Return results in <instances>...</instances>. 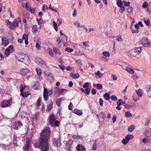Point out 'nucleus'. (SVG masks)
Masks as SVG:
<instances>
[{
  "label": "nucleus",
  "instance_id": "obj_29",
  "mask_svg": "<svg viewBox=\"0 0 151 151\" xmlns=\"http://www.w3.org/2000/svg\"><path fill=\"white\" fill-rule=\"evenodd\" d=\"M123 3V1H122V0H117L116 1V4L118 6H122Z\"/></svg>",
  "mask_w": 151,
  "mask_h": 151
},
{
  "label": "nucleus",
  "instance_id": "obj_63",
  "mask_svg": "<svg viewBox=\"0 0 151 151\" xmlns=\"http://www.w3.org/2000/svg\"><path fill=\"white\" fill-rule=\"evenodd\" d=\"M73 143V141L71 140H69L67 142V144L69 146H70Z\"/></svg>",
  "mask_w": 151,
  "mask_h": 151
},
{
  "label": "nucleus",
  "instance_id": "obj_17",
  "mask_svg": "<svg viewBox=\"0 0 151 151\" xmlns=\"http://www.w3.org/2000/svg\"><path fill=\"white\" fill-rule=\"evenodd\" d=\"M28 34H24L22 37V39L25 40V43L26 45H27L28 44Z\"/></svg>",
  "mask_w": 151,
  "mask_h": 151
},
{
  "label": "nucleus",
  "instance_id": "obj_9",
  "mask_svg": "<svg viewBox=\"0 0 151 151\" xmlns=\"http://www.w3.org/2000/svg\"><path fill=\"white\" fill-rule=\"evenodd\" d=\"M35 62L39 63V65L41 66L42 68H45L46 67V65L45 62L42 60L40 58H36L35 59Z\"/></svg>",
  "mask_w": 151,
  "mask_h": 151
},
{
  "label": "nucleus",
  "instance_id": "obj_1",
  "mask_svg": "<svg viewBox=\"0 0 151 151\" xmlns=\"http://www.w3.org/2000/svg\"><path fill=\"white\" fill-rule=\"evenodd\" d=\"M51 131L48 127H45L41 133L39 139V144L36 143L34 145L37 148H40L41 151H48L49 144L48 140L50 138Z\"/></svg>",
  "mask_w": 151,
  "mask_h": 151
},
{
  "label": "nucleus",
  "instance_id": "obj_10",
  "mask_svg": "<svg viewBox=\"0 0 151 151\" xmlns=\"http://www.w3.org/2000/svg\"><path fill=\"white\" fill-rule=\"evenodd\" d=\"M45 78L47 80L50 82H52L54 81V79L52 74L51 73H49L48 74H45Z\"/></svg>",
  "mask_w": 151,
  "mask_h": 151
},
{
  "label": "nucleus",
  "instance_id": "obj_36",
  "mask_svg": "<svg viewBox=\"0 0 151 151\" xmlns=\"http://www.w3.org/2000/svg\"><path fill=\"white\" fill-rule=\"evenodd\" d=\"M65 51L68 52H71L73 51V49L71 48L70 47H67L65 49Z\"/></svg>",
  "mask_w": 151,
  "mask_h": 151
},
{
  "label": "nucleus",
  "instance_id": "obj_38",
  "mask_svg": "<svg viewBox=\"0 0 151 151\" xmlns=\"http://www.w3.org/2000/svg\"><path fill=\"white\" fill-rule=\"evenodd\" d=\"M95 74L98 76L99 77H101L103 76V74H102L99 71H97L96 73H95Z\"/></svg>",
  "mask_w": 151,
  "mask_h": 151
},
{
  "label": "nucleus",
  "instance_id": "obj_34",
  "mask_svg": "<svg viewBox=\"0 0 151 151\" xmlns=\"http://www.w3.org/2000/svg\"><path fill=\"white\" fill-rule=\"evenodd\" d=\"M104 97L106 100H109L110 99V95L109 93H106L103 95Z\"/></svg>",
  "mask_w": 151,
  "mask_h": 151
},
{
  "label": "nucleus",
  "instance_id": "obj_60",
  "mask_svg": "<svg viewBox=\"0 0 151 151\" xmlns=\"http://www.w3.org/2000/svg\"><path fill=\"white\" fill-rule=\"evenodd\" d=\"M73 105L71 102H70L68 105V109L69 110H72L73 107Z\"/></svg>",
  "mask_w": 151,
  "mask_h": 151
},
{
  "label": "nucleus",
  "instance_id": "obj_6",
  "mask_svg": "<svg viewBox=\"0 0 151 151\" xmlns=\"http://www.w3.org/2000/svg\"><path fill=\"white\" fill-rule=\"evenodd\" d=\"M49 124L52 126L55 127L58 126L59 122L58 121H55L56 117L53 114H52L49 117Z\"/></svg>",
  "mask_w": 151,
  "mask_h": 151
},
{
  "label": "nucleus",
  "instance_id": "obj_35",
  "mask_svg": "<svg viewBox=\"0 0 151 151\" xmlns=\"http://www.w3.org/2000/svg\"><path fill=\"white\" fill-rule=\"evenodd\" d=\"M99 116L100 117L103 119H104L106 118V114L104 113L103 112H101L99 114Z\"/></svg>",
  "mask_w": 151,
  "mask_h": 151
},
{
  "label": "nucleus",
  "instance_id": "obj_48",
  "mask_svg": "<svg viewBox=\"0 0 151 151\" xmlns=\"http://www.w3.org/2000/svg\"><path fill=\"white\" fill-rule=\"evenodd\" d=\"M35 47L38 50H40L41 48L40 45L38 43H37L36 44Z\"/></svg>",
  "mask_w": 151,
  "mask_h": 151
},
{
  "label": "nucleus",
  "instance_id": "obj_54",
  "mask_svg": "<svg viewBox=\"0 0 151 151\" xmlns=\"http://www.w3.org/2000/svg\"><path fill=\"white\" fill-rule=\"evenodd\" d=\"M97 88L99 90H101L102 88V86L101 84L98 83L96 84Z\"/></svg>",
  "mask_w": 151,
  "mask_h": 151
},
{
  "label": "nucleus",
  "instance_id": "obj_59",
  "mask_svg": "<svg viewBox=\"0 0 151 151\" xmlns=\"http://www.w3.org/2000/svg\"><path fill=\"white\" fill-rule=\"evenodd\" d=\"M124 106H125V108H130L132 107V106H131L130 105H129V104H126L125 102H124Z\"/></svg>",
  "mask_w": 151,
  "mask_h": 151
},
{
  "label": "nucleus",
  "instance_id": "obj_62",
  "mask_svg": "<svg viewBox=\"0 0 151 151\" xmlns=\"http://www.w3.org/2000/svg\"><path fill=\"white\" fill-rule=\"evenodd\" d=\"M29 94L28 93H27L26 92L23 93L22 94H21V95L22 96L24 97H27L29 96Z\"/></svg>",
  "mask_w": 151,
  "mask_h": 151
},
{
  "label": "nucleus",
  "instance_id": "obj_41",
  "mask_svg": "<svg viewBox=\"0 0 151 151\" xmlns=\"http://www.w3.org/2000/svg\"><path fill=\"white\" fill-rule=\"evenodd\" d=\"M124 103L122 99H119L117 102V105L121 106V105L124 104Z\"/></svg>",
  "mask_w": 151,
  "mask_h": 151
},
{
  "label": "nucleus",
  "instance_id": "obj_37",
  "mask_svg": "<svg viewBox=\"0 0 151 151\" xmlns=\"http://www.w3.org/2000/svg\"><path fill=\"white\" fill-rule=\"evenodd\" d=\"M37 27L36 25H34L32 27V32L33 33H35L36 32H37Z\"/></svg>",
  "mask_w": 151,
  "mask_h": 151
},
{
  "label": "nucleus",
  "instance_id": "obj_57",
  "mask_svg": "<svg viewBox=\"0 0 151 151\" xmlns=\"http://www.w3.org/2000/svg\"><path fill=\"white\" fill-rule=\"evenodd\" d=\"M72 137L74 139H78L81 138L78 135H74L72 136Z\"/></svg>",
  "mask_w": 151,
  "mask_h": 151
},
{
  "label": "nucleus",
  "instance_id": "obj_52",
  "mask_svg": "<svg viewBox=\"0 0 151 151\" xmlns=\"http://www.w3.org/2000/svg\"><path fill=\"white\" fill-rule=\"evenodd\" d=\"M37 20L38 24L40 25L42 23L43 20L42 18H40L39 19H37Z\"/></svg>",
  "mask_w": 151,
  "mask_h": 151
},
{
  "label": "nucleus",
  "instance_id": "obj_42",
  "mask_svg": "<svg viewBox=\"0 0 151 151\" xmlns=\"http://www.w3.org/2000/svg\"><path fill=\"white\" fill-rule=\"evenodd\" d=\"M125 116L128 118L132 117V115L129 111H127L125 113Z\"/></svg>",
  "mask_w": 151,
  "mask_h": 151
},
{
  "label": "nucleus",
  "instance_id": "obj_44",
  "mask_svg": "<svg viewBox=\"0 0 151 151\" xmlns=\"http://www.w3.org/2000/svg\"><path fill=\"white\" fill-rule=\"evenodd\" d=\"M53 27L54 29L56 31H57L58 28L57 24L54 21L53 22Z\"/></svg>",
  "mask_w": 151,
  "mask_h": 151
},
{
  "label": "nucleus",
  "instance_id": "obj_26",
  "mask_svg": "<svg viewBox=\"0 0 151 151\" xmlns=\"http://www.w3.org/2000/svg\"><path fill=\"white\" fill-rule=\"evenodd\" d=\"M36 71L37 73V75L39 76H41L42 74V72L40 68H37L36 69Z\"/></svg>",
  "mask_w": 151,
  "mask_h": 151
},
{
  "label": "nucleus",
  "instance_id": "obj_31",
  "mask_svg": "<svg viewBox=\"0 0 151 151\" xmlns=\"http://www.w3.org/2000/svg\"><path fill=\"white\" fill-rule=\"evenodd\" d=\"M120 8L119 9V11L121 13H122L125 10V8L124 6H118Z\"/></svg>",
  "mask_w": 151,
  "mask_h": 151
},
{
  "label": "nucleus",
  "instance_id": "obj_2",
  "mask_svg": "<svg viewBox=\"0 0 151 151\" xmlns=\"http://www.w3.org/2000/svg\"><path fill=\"white\" fill-rule=\"evenodd\" d=\"M16 58L19 61L22 62L27 65L30 63L28 56L24 53H21L18 54L16 56Z\"/></svg>",
  "mask_w": 151,
  "mask_h": 151
},
{
  "label": "nucleus",
  "instance_id": "obj_22",
  "mask_svg": "<svg viewBox=\"0 0 151 151\" xmlns=\"http://www.w3.org/2000/svg\"><path fill=\"white\" fill-rule=\"evenodd\" d=\"M125 70L131 74H133L134 73V71L131 68L126 67L125 68Z\"/></svg>",
  "mask_w": 151,
  "mask_h": 151
},
{
  "label": "nucleus",
  "instance_id": "obj_50",
  "mask_svg": "<svg viewBox=\"0 0 151 151\" xmlns=\"http://www.w3.org/2000/svg\"><path fill=\"white\" fill-rule=\"evenodd\" d=\"M90 91V90L89 88H86L85 89L84 93L87 95H88Z\"/></svg>",
  "mask_w": 151,
  "mask_h": 151
},
{
  "label": "nucleus",
  "instance_id": "obj_46",
  "mask_svg": "<svg viewBox=\"0 0 151 151\" xmlns=\"http://www.w3.org/2000/svg\"><path fill=\"white\" fill-rule=\"evenodd\" d=\"M0 147L4 150H6L7 148V147L4 144H0Z\"/></svg>",
  "mask_w": 151,
  "mask_h": 151
},
{
  "label": "nucleus",
  "instance_id": "obj_11",
  "mask_svg": "<svg viewBox=\"0 0 151 151\" xmlns=\"http://www.w3.org/2000/svg\"><path fill=\"white\" fill-rule=\"evenodd\" d=\"M43 96L45 100L47 101L48 99V91L46 88H44Z\"/></svg>",
  "mask_w": 151,
  "mask_h": 151
},
{
  "label": "nucleus",
  "instance_id": "obj_25",
  "mask_svg": "<svg viewBox=\"0 0 151 151\" xmlns=\"http://www.w3.org/2000/svg\"><path fill=\"white\" fill-rule=\"evenodd\" d=\"M136 92L139 97H141L142 96V92L141 89H139L138 90H136Z\"/></svg>",
  "mask_w": 151,
  "mask_h": 151
},
{
  "label": "nucleus",
  "instance_id": "obj_24",
  "mask_svg": "<svg viewBox=\"0 0 151 151\" xmlns=\"http://www.w3.org/2000/svg\"><path fill=\"white\" fill-rule=\"evenodd\" d=\"M84 54L83 52L81 50H76L75 51V55H82Z\"/></svg>",
  "mask_w": 151,
  "mask_h": 151
},
{
  "label": "nucleus",
  "instance_id": "obj_27",
  "mask_svg": "<svg viewBox=\"0 0 151 151\" xmlns=\"http://www.w3.org/2000/svg\"><path fill=\"white\" fill-rule=\"evenodd\" d=\"M134 137L133 134H128L125 137V138L129 142V140Z\"/></svg>",
  "mask_w": 151,
  "mask_h": 151
},
{
  "label": "nucleus",
  "instance_id": "obj_16",
  "mask_svg": "<svg viewBox=\"0 0 151 151\" xmlns=\"http://www.w3.org/2000/svg\"><path fill=\"white\" fill-rule=\"evenodd\" d=\"M77 151H86L85 148L82 145H78L76 147Z\"/></svg>",
  "mask_w": 151,
  "mask_h": 151
},
{
  "label": "nucleus",
  "instance_id": "obj_47",
  "mask_svg": "<svg viewBox=\"0 0 151 151\" xmlns=\"http://www.w3.org/2000/svg\"><path fill=\"white\" fill-rule=\"evenodd\" d=\"M74 24L77 27H82L80 25V23L77 21H75L74 22Z\"/></svg>",
  "mask_w": 151,
  "mask_h": 151
},
{
  "label": "nucleus",
  "instance_id": "obj_53",
  "mask_svg": "<svg viewBox=\"0 0 151 151\" xmlns=\"http://www.w3.org/2000/svg\"><path fill=\"white\" fill-rule=\"evenodd\" d=\"M111 99L113 101H116L117 99V98L115 96H111Z\"/></svg>",
  "mask_w": 151,
  "mask_h": 151
},
{
  "label": "nucleus",
  "instance_id": "obj_3",
  "mask_svg": "<svg viewBox=\"0 0 151 151\" xmlns=\"http://www.w3.org/2000/svg\"><path fill=\"white\" fill-rule=\"evenodd\" d=\"M54 139L53 140V144L55 147L60 146L61 143L60 134L59 132H56L53 134Z\"/></svg>",
  "mask_w": 151,
  "mask_h": 151
},
{
  "label": "nucleus",
  "instance_id": "obj_56",
  "mask_svg": "<svg viewBox=\"0 0 151 151\" xmlns=\"http://www.w3.org/2000/svg\"><path fill=\"white\" fill-rule=\"evenodd\" d=\"M77 15V11L76 8L74 9V10L73 12L72 15L74 17H75Z\"/></svg>",
  "mask_w": 151,
  "mask_h": 151
},
{
  "label": "nucleus",
  "instance_id": "obj_28",
  "mask_svg": "<svg viewBox=\"0 0 151 151\" xmlns=\"http://www.w3.org/2000/svg\"><path fill=\"white\" fill-rule=\"evenodd\" d=\"M70 76L73 78H77L79 77V75L78 73L74 74L71 73L70 74Z\"/></svg>",
  "mask_w": 151,
  "mask_h": 151
},
{
  "label": "nucleus",
  "instance_id": "obj_43",
  "mask_svg": "<svg viewBox=\"0 0 151 151\" xmlns=\"http://www.w3.org/2000/svg\"><path fill=\"white\" fill-rule=\"evenodd\" d=\"M102 54L104 56L106 57H109L110 55L109 52H103Z\"/></svg>",
  "mask_w": 151,
  "mask_h": 151
},
{
  "label": "nucleus",
  "instance_id": "obj_39",
  "mask_svg": "<svg viewBox=\"0 0 151 151\" xmlns=\"http://www.w3.org/2000/svg\"><path fill=\"white\" fill-rule=\"evenodd\" d=\"M97 147V145L96 142L95 141L93 145V146L92 147V149L93 150H95Z\"/></svg>",
  "mask_w": 151,
  "mask_h": 151
},
{
  "label": "nucleus",
  "instance_id": "obj_15",
  "mask_svg": "<svg viewBox=\"0 0 151 151\" xmlns=\"http://www.w3.org/2000/svg\"><path fill=\"white\" fill-rule=\"evenodd\" d=\"M29 70L28 69L22 68L20 70L21 74L23 76H24L29 73Z\"/></svg>",
  "mask_w": 151,
  "mask_h": 151
},
{
  "label": "nucleus",
  "instance_id": "obj_32",
  "mask_svg": "<svg viewBox=\"0 0 151 151\" xmlns=\"http://www.w3.org/2000/svg\"><path fill=\"white\" fill-rule=\"evenodd\" d=\"M66 91L67 90L65 89H60L59 91V93L60 94L63 95H64L65 93L66 92Z\"/></svg>",
  "mask_w": 151,
  "mask_h": 151
},
{
  "label": "nucleus",
  "instance_id": "obj_61",
  "mask_svg": "<svg viewBox=\"0 0 151 151\" xmlns=\"http://www.w3.org/2000/svg\"><path fill=\"white\" fill-rule=\"evenodd\" d=\"M149 141V139L147 138H145L142 139V142L145 143H146Z\"/></svg>",
  "mask_w": 151,
  "mask_h": 151
},
{
  "label": "nucleus",
  "instance_id": "obj_23",
  "mask_svg": "<svg viewBox=\"0 0 151 151\" xmlns=\"http://www.w3.org/2000/svg\"><path fill=\"white\" fill-rule=\"evenodd\" d=\"M15 129L17 130L18 127H20L22 126V124L20 121H18L15 123Z\"/></svg>",
  "mask_w": 151,
  "mask_h": 151
},
{
  "label": "nucleus",
  "instance_id": "obj_20",
  "mask_svg": "<svg viewBox=\"0 0 151 151\" xmlns=\"http://www.w3.org/2000/svg\"><path fill=\"white\" fill-rule=\"evenodd\" d=\"M145 135L147 137H149L151 135V129L148 128L147 129L145 132Z\"/></svg>",
  "mask_w": 151,
  "mask_h": 151
},
{
  "label": "nucleus",
  "instance_id": "obj_19",
  "mask_svg": "<svg viewBox=\"0 0 151 151\" xmlns=\"http://www.w3.org/2000/svg\"><path fill=\"white\" fill-rule=\"evenodd\" d=\"M146 91L147 94L149 96H151V94L150 91L151 92V86L149 85L147 86L146 88Z\"/></svg>",
  "mask_w": 151,
  "mask_h": 151
},
{
  "label": "nucleus",
  "instance_id": "obj_33",
  "mask_svg": "<svg viewBox=\"0 0 151 151\" xmlns=\"http://www.w3.org/2000/svg\"><path fill=\"white\" fill-rule=\"evenodd\" d=\"M135 128L134 126L133 125H132L129 127L128 128V130L130 132L132 131Z\"/></svg>",
  "mask_w": 151,
  "mask_h": 151
},
{
  "label": "nucleus",
  "instance_id": "obj_64",
  "mask_svg": "<svg viewBox=\"0 0 151 151\" xmlns=\"http://www.w3.org/2000/svg\"><path fill=\"white\" fill-rule=\"evenodd\" d=\"M144 22L147 26H148L150 24V22L148 20H145Z\"/></svg>",
  "mask_w": 151,
  "mask_h": 151
},
{
  "label": "nucleus",
  "instance_id": "obj_49",
  "mask_svg": "<svg viewBox=\"0 0 151 151\" xmlns=\"http://www.w3.org/2000/svg\"><path fill=\"white\" fill-rule=\"evenodd\" d=\"M129 141L126 139H123L122 141V143L124 145H125L127 144Z\"/></svg>",
  "mask_w": 151,
  "mask_h": 151
},
{
  "label": "nucleus",
  "instance_id": "obj_18",
  "mask_svg": "<svg viewBox=\"0 0 151 151\" xmlns=\"http://www.w3.org/2000/svg\"><path fill=\"white\" fill-rule=\"evenodd\" d=\"M29 141L28 139H27L26 140L25 145L23 147L25 150H28L29 149Z\"/></svg>",
  "mask_w": 151,
  "mask_h": 151
},
{
  "label": "nucleus",
  "instance_id": "obj_14",
  "mask_svg": "<svg viewBox=\"0 0 151 151\" xmlns=\"http://www.w3.org/2000/svg\"><path fill=\"white\" fill-rule=\"evenodd\" d=\"M53 102L52 101H49L47 104V108L46 109L47 111H50L52 108Z\"/></svg>",
  "mask_w": 151,
  "mask_h": 151
},
{
  "label": "nucleus",
  "instance_id": "obj_45",
  "mask_svg": "<svg viewBox=\"0 0 151 151\" xmlns=\"http://www.w3.org/2000/svg\"><path fill=\"white\" fill-rule=\"evenodd\" d=\"M123 2L125 6H129L130 2L129 1L127 2L126 1L124 0L123 1Z\"/></svg>",
  "mask_w": 151,
  "mask_h": 151
},
{
  "label": "nucleus",
  "instance_id": "obj_7",
  "mask_svg": "<svg viewBox=\"0 0 151 151\" xmlns=\"http://www.w3.org/2000/svg\"><path fill=\"white\" fill-rule=\"evenodd\" d=\"M140 42L142 45L145 47H148L151 45V42L147 37L142 38L140 40Z\"/></svg>",
  "mask_w": 151,
  "mask_h": 151
},
{
  "label": "nucleus",
  "instance_id": "obj_40",
  "mask_svg": "<svg viewBox=\"0 0 151 151\" xmlns=\"http://www.w3.org/2000/svg\"><path fill=\"white\" fill-rule=\"evenodd\" d=\"M62 99V98H60L56 101V104L58 106H59L60 104V102Z\"/></svg>",
  "mask_w": 151,
  "mask_h": 151
},
{
  "label": "nucleus",
  "instance_id": "obj_8",
  "mask_svg": "<svg viewBox=\"0 0 151 151\" xmlns=\"http://www.w3.org/2000/svg\"><path fill=\"white\" fill-rule=\"evenodd\" d=\"M12 104V100L9 99L6 101H2L1 102L0 105L1 107L5 108L11 105Z\"/></svg>",
  "mask_w": 151,
  "mask_h": 151
},
{
  "label": "nucleus",
  "instance_id": "obj_51",
  "mask_svg": "<svg viewBox=\"0 0 151 151\" xmlns=\"http://www.w3.org/2000/svg\"><path fill=\"white\" fill-rule=\"evenodd\" d=\"M127 10L128 12L130 14L132 13L133 9L132 7H129L128 8Z\"/></svg>",
  "mask_w": 151,
  "mask_h": 151
},
{
  "label": "nucleus",
  "instance_id": "obj_30",
  "mask_svg": "<svg viewBox=\"0 0 151 151\" xmlns=\"http://www.w3.org/2000/svg\"><path fill=\"white\" fill-rule=\"evenodd\" d=\"M62 40L63 41V42H65L67 41V36L65 35H63V36L61 37Z\"/></svg>",
  "mask_w": 151,
  "mask_h": 151
},
{
  "label": "nucleus",
  "instance_id": "obj_4",
  "mask_svg": "<svg viewBox=\"0 0 151 151\" xmlns=\"http://www.w3.org/2000/svg\"><path fill=\"white\" fill-rule=\"evenodd\" d=\"M142 47H137L134 49L129 51L128 52V54L129 55L135 57L137 55L140 54L142 52Z\"/></svg>",
  "mask_w": 151,
  "mask_h": 151
},
{
  "label": "nucleus",
  "instance_id": "obj_58",
  "mask_svg": "<svg viewBox=\"0 0 151 151\" xmlns=\"http://www.w3.org/2000/svg\"><path fill=\"white\" fill-rule=\"evenodd\" d=\"M117 116L116 115H114L112 118V122L113 123H114L115 122Z\"/></svg>",
  "mask_w": 151,
  "mask_h": 151
},
{
  "label": "nucleus",
  "instance_id": "obj_5",
  "mask_svg": "<svg viewBox=\"0 0 151 151\" xmlns=\"http://www.w3.org/2000/svg\"><path fill=\"white\" fill-rule=\"evenodd\" d=\"M6 22L8 27L11 30H14L16 27L18 26L19 23L16 19H14L12 22L7 19L6 20Z\"/></svg>",
  "mask_w": 151,
  "mask_h": 151
},
{
  "label": "nucleus",
  "instance_id": "obj_21",
  "mask_svg": "<svg viewBox=\"0 0 151 151\" xmlns=\"http://www.w3.org/2000/svg\"><path fill=\"white\" fill-rule=\"evenodd\" d=\"M73 112L79 116H81L82 114V112L77 109H75L73 110Z\"/></svg>",
  "mask_w": 151,
  "mask_h": 151
},
{
  "label": "nucleus",
  "instance_id": "obj_55",
  "mask_svg": "<svg viewBox=\"0 0 151 151\" xmlns=\"http://www.w3.org/2000/svg\"><path fill=\"white\" fill-rule=\"evenodd\" d=\"M116 39L118 41L120 42L122 41V40L120 35H119L117 36V38Z\"/></svg>",
  "mask_w": 151,
  "mask_h": 151
},
{
  "label": "nucleus",
  "instance_id": "obj_13",
  "mask_svg": "<svg viewBox=\"0 0 151 151\" xmlns=\"http://www.w3.org/2000/svg\"><path fill=\"white\" fill-rule=\"evenodd\" d=\"M1 45H4V46H6L9 43V41L5 37H3L1 38Z\"/></svg>",
  "mask_w": 151,
  "mask_h": 151
},
{
  "label": "nucleus",
  "instance_id": "obj_12",
  "mask_svg": "<svg viewBox=\"0 0 151 151\" xmlns=\"http://www.w3.org/2000/svg\"><path fill=\"white\" fill-rule=\"evenodd\" d=\"M13 46L12 45L9 46L5 50V54L6 56L9 55L10 53V50H12L13 49Z\"/></svg>",
  "mask_w": 151,
  "mask_h": 151
}]
</instances>
